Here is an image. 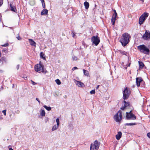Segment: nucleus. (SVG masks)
<instances>
[{
	"label": "nucleus",
	"mask_w": 150,
	"mask_h": 150,
	"mask_svg": "<svg viewBox=\"0 0 150 150\" xmlns=\"http://www.w3.org/2000/svg\"><path fill=\"white\" fill-rule=\"evenodd\" d=\"M78 69V68L77 67H74L72 69V70L73 71H74V70L75 69Z\"/></svg>",
	"instance_id": "79ce46f5"
},
{
	"label": "nucleus",
	"mask_w": 150,
	"mask_h": 150,
	"mask_svg": "<svg viewBox=\"0 0 150 150\" xmlns=\"http://www.w3.org/2000/svg\"><path fill=\"white\" fill-rule=\"evenodd\" d=\"M136 123H126L125 125L127 126H132L136 125Z\"/></svg>",
	"instance_id": "5701e85b"
},
{
	"label": "nucleus",
	"mask_w": 150,
	"mask_h": 150,
	"mask_svg": "<svg viewBox=\"0 0 150 150\" xmlns=\"http://www.w3.org/2000/svg\"><path fill=\"white\" fill-rule=\"evenodd\" d=\"M100 143L98 142L97 140H95L94 143V144H91V145L90 147V150H94L93 148H92V147L95 146V149H96L98 150L99 148Z\"/></svg>",
	"instance_id": "0eeeda50"
},
{
	"label": "nucleus",
	"mask_w": 150,
	"mask_h": 150,
	"mask_svg": "<svg viewBox=\"0 0 150 150\" xmlns=\"http://www.w3.org/2000/svg\"><path fill=\"white\" fill-rule=\"evenodd\" d=\"M116 18H114L113 16H112L111 18V22L112 23V24L114 25L115 23Z\"/></svg>",
	"instance_id": "cd10ccee"
},
{
	"label": "nucleus",
	"mask_w": 150,
	"mask_h": 150,
	"mask_svg": "<svg viewBox=\"0 0 150 150\" xmlns=\"http://www.w3.org/2000/svg\"><path fill=\"white\" fill-rule=\"evenodd\" d=\"M56 122L57 123V125H59V119L58 118H57L56 119Z\"/></svg>",
	"instance_id": "72a5a7b5"
},
{
	"label": "nucleus",
	"mask_w": 150,
	"mask_h": 150,
	"mask_svg": "<svg viewBox=\"0 0 150 150\" xmlns=\"http://www.w3.org/2000/svg\"><path fill=\"white\" fill-rule=\"evenodd\" d=\"M117 16V13H114V14H113V16H112L114 17V18H116V17Z\"/></svg>",
	"instance_id": "e433bc0d"
},
{
	"label": "nucleus",
	"mask_w": 150,
	"mask_h": 150,
	"mask_svg": "<svg viewBox=\"0 0 150 150\" xmlns=\"http://www.w3.org/2000/svg\"><path fill=\"white\" fill-rule=\"evenodd\" d=\"M36 100L40 104V101L39 100V99L38 98H36Z\"/></svg>",
	"instance_id": "49530a36"
},
{
	"label": "nucleus",
	"mask_w": 150,
	"mask_h": 150,
	"mask_svg": "<svg viewBox=\"0 0 150 150\" xmlns=\"http://www.w3.org/2000/svg\"><path fill=\"white\" fill-rule=\"evenodd\" d=\"M14 84H13V87L14 86Z\"/></svg>",
	"instance_id": "69168bd1"
},
{
	"label": "nucleus",
	"mask_w": 150,
	"mask_h": 150,
	"mask_svg": "<svg viewBox=\"0 0 150 150\" xmlns=\"http://www.w3.org/2000/svg\"><path fill=\"white\" fill-rule=\"evenodd\" d=\"M72 33L73 34L72 36L73 38H74V36L75 35L74 34V33L73 32H72Z\"/></svg>",
	"instance_id": "603ef678"
},
{
	"label": "nucleus",
	"mask_w": 150,
	"mask_h": 150,
	"mask_svg": "<svg viewBox=\"0 0 150 150\" xmlns=\"http://www.w3.org/2000/svg\"><path fill=\"white\" fill-rule=\"evenodd\" d=\"M66 97H67V96H65L64 98H66Z\"/></svg>",
	"instance_id": "0e129e2a"
},
{
	"label": "nucleus",
	"mask_w": 150,
	"mask_h": 150,
	"mask_svg": "<svg viewBox=\"0 0 150 150\" xmlns=\"http://www.w3.org/2000/svg\"><path fill=\"white\" fill-rule=\"evenodd\" d=\"M3 0H0V6L3 4Z\"/></svg>",
	"instance_id": "58836bf2"
},
{
	"label": "nucleus",
	"mask_w": 150,
	"mask_h": 150,
	"mask_svg": "<svg viewBox=\"0 0 150 150\" xmlns=\"http://www.w3.org/2000/svg\"><path fill=\"white\" fill-rule=\"evenodd\" d=\"M29 3L31 5L33 6L35 4V2L34 0H31L30 1Z\"/></svg>",
	"instance_id": "bb28decb"
},
{
	"label": "nucleus",
	"mask_w": 150,
	"mask_h": 150,
	"mask_svg": "<svg viewBox=\"0 0 150 150\" xmlns=\"http://www.w3.org/2000/svg\"><path fill=\"white\" fill-rule=\"evenodd\" d=\"M8 43H6V44H4L3 45H2V46H4V47H6V46H8Z\"/></svg>",
	"instance_id": "a19ab883"
},
{
	"label": "nucleus",
	"mask_w": 150,
	"mask_h": 150,
	"mask_svg": "<svg viewBox=\"0 0 150 150\" xmlns=\"http://www.w3.org/2000/svg\"><path fill=\"white\" fill-rule=\"evenodd\" d=\"M19 68V64H18L16 66V69L17 70H18Z\"/></svg>",
	"instance_id": "09e8293b"
},
{
	"label": "nucleus",
	"mask_w": 150,
	"mask_h": 150,
	"mask_svg": "<svg viewBox=\"0 0 150 150\" xmlns=\"http://www.w3.org/2000/svg\"><path fill=\"white\" fill-rule=\"evenodd\" d=\"M72 60L73 61H74V60L76 61V60H77L78 58L76 57L73 55L72 56Z\"/></svg>",
	"instance_id": "473e14b6"
},
{
	"label": "nucleus",
	"mask_w": 150,
	"mask_h": 150,
	"mask_svg": "<svg viewBox=\"0 0 150 150\" xmlns=\"http://www.w3.org/2000/svg\"><path fill=\"white\" fill-rule=\"evenodd\" d=\"M40 56L41 58L43 59H45V54L43 53L42 52H41L40 53Z\"/></svg>",
	"instance_id": "6ab92c4d"
},
{
	"label": "nucleus",
	"mask_w": 150,
	"mask_h": 150,
	"mask_svg": "<svg viewBox=\"0 0 150 150\" xmlns=\"http://www.w3.org/2000/svg\"><path fill=\"white\" fill-rule=\"evenodd\" d=\"M92 148H93V149H94L95 148V146H93L92 147Z\"/></svg>",
	"instance_id": "13d9d810"
},
{
	"label": "nucleus",
	"mask_w": 150,
	"mask_h": 150,
	"mask_svg": "<svg viewBox=\"0 0 150 150\" xmlns=\"http://www.w3.org/2000/svg\"><path fill=\"white\" fill-rule=\"evenodd\" d=\"M40 115L42 116H45V112L44 110H42L41 112H40Z\"/></svg>",
	"instance_id": "393cba45"
},
{
	"label": "nucleus",
	"mask_w": 150,
	"mask_h": 150,
	"mask_svg": "<svg viewBox=\"0 0 150 150\" xmlns=\"http://www.w3.org/2000/svg\"><path fill=\"white\" fill-rule=\"evenodd\" d=\"M140 0L141 1H142V2H144V0Z\"/></svg>",
	"instance_id": "052dcab7"
},
{
	"label": "nucleus",
	"mask_w": 150,
	"mask_h": 150,
	"mask_svg": "<svg viewBox=\"0 0 150 150\" xmlns=\"http://www.w3.org/2000/svg\"><path fill=\"white\" fill-rule=\"evenodd\" d=\"M31 81L33 85H35L37 84V83H36L35 82H34L32 80H31Z\"/></svg>",
	"instance_id": "4c0bfd02"
},
{
	"label": "nucleus",
	"mask_w": 150,
	"mask_h": 150,
	"mask_svg": "<svg viewBox=\"0 0 150 150\" xmlns=\"http://www.w3.org/2000/svg\"><path fill=\"white\" fill-rule=\"evenodd\" d=\"M29 41L30 44L32 46H34L35 47L36 43L32 39H29Z\"/></svg>",
	"instance_id": "2eb2a0df"
},
{
	"label": "nucleus",
	"mask_w": 150,
	"mask_h": 150,
	"mask_svg": "<svg viewBox=\"0 0 150 150\" xmlns=\"http://www.w3.org/2000/svg\"><path fill=\"white\" fill-rule=\"evenodd\" d=\"M144 82L141 78L137 77L136 78V83L137 86H139L141 83Z\"/></svg>",
	"instance_id": "9d476101"
},
{
	"label": "nucleus",
	"mask_w": 150,
	"mask_h": 150,
	"mask_svg": "<svg viewBox=\"0 0 150 150\" xmlns=\"http://www.w3.org/2000/svg\"><path fill=\"white\" fill-rule=\"evenodd\" d=\"M1 61H2V62H4L6 63L7 62V60L6 58V57H2L1 58Z\"/></svg>",
	"instance_id": "b1692460"
},
{
	"label": "nucleus",
	"mask_w": 150,
	"mask_h": 150,
	"mask_svg": "<svg viewBox=\"0 0 150 150\" xmlns=\"http://www.w3.org/2000/svg\"><path fill=\"white\" fill-rule=\"evenodd\" d=\"M139 64V68L142 69L143 68L144 66V64L141 61H139L138 62Z\"/></svg>",
	"instance_id": "f3484780"
},
{
	"label": "nucleus",
	"mask_w": 150,
	"mask_h": 150,
	"mask_svg": "<svg viewBox=\"0 0 150 150\" xmlns=\"http://www.w3.org/2000/svg\"><path fill=\"white\" fill-rule=\"evenodd\" d=\"M147 136L149 138H150V132H149V133H147Z\"/></svg>",
	"instance_id": "c03bdc74"
},
{
	"label": "nucleus",
	"mask_w": 150,
	"mask_h": 150,
	"mask_svg": "<svg viewBox=\"0 0 150 150\" xmlns=\"http://www.w3.org/2000/svg\"><path fill=\"white\" fill-rule=\"evenodd\" d=\"M24 79L25 80H26V79H27V77H25Z\"/></svg>",
	"instance_id": "4d7b16f0"
},
{
	"label": "nucleus",
	"mask_w": 150,
	"mask_h": 150,
	"mask_svg": "<svg viewBox=\"0 0 150 150\" xmlns=\"http://www.w3.org/2000/svg\"><path fill=\"white\" fill-rule=\"evenodd\" d=\"M148 16L149 13L146 12H145L139 18V24L140 25L142 24Z\"/></svg>",
	"instance_id": "20e7f679"
},
{
	"label": "nucleus",
	"mask_w": 150,
	"mask_h": 150,
	"mask_svg": "<svg viewBox=\"0 0 150 150\" xmlns=\"http://www.w3.org/2000/svg\"><path fill=\"white\" fill-rule=\"evenodd\" d=\"M131 38L130 35L127 33H125L122 34L120 42L123 46H126L129 42V39Z\"/></svg>",
	"instance_id": "f257e3e1"
},
{
	"label": "nucleus",
	"mask_w": 150,
	"mask_h": 150,
	"mask_svg": "<svg viewBox=\"0 0 150 150\" xmlns=\"http://www.w3.org/2000/svg\"><path fill=\"white\" fill-rule=\"evenodd\" d=\"M122 112L120 110H119L114 117V120L116 122H120V121L122 120Z\"/></svg>",
	"instance_id": "39448f33"
},
{
	"label": "nucleus",
	"mask_w": 150,
	"mask_h": 150,
	"mask_svg": "<svg viewBox=\"0 0 150 150\" xmlns=\"http://www.w3.org/2000/svg\"><path fill=\"white\" fill-rule=\"evenodd\" d=\"M41 69V72H42L45 73L47 72V71L46 70V69L44 68V66L43 65H42V67Z\"/></svg>",
	"instance_id": "c756f323"
},
{
	"label": "nucleus",
	"mask_w": 150,
	"mask_h": 150,
	"mask_svg": "<svg viewBox=\"0 0 150 150\" xmlns=\"http://www.w3.org/2000/svg\"><path fill=\"white\" fill-rule=\"evenodd\" d=\"M131 93L129 89L127 87L125 88L123 91V99L125 100L128 99Z\"/></svg>",
	"instance_id": "7ed1b4c3"
},
{
	"label": "nucleus",
	"mask_w": 150,
	"mask_h": 150,
	"mask_svg": "<svg viewBox=\"0 0 150 150\" xmlns=\"http://www.w3.org/2000/svg\"><path fill=\"white\" fill-rule=\"evenodd\" d=\"M1 53L0 52V57H1Z\"/></svg>",
	"instance_id": "680f3d73"
},
{
	"label": "nucleus",
	"mask_w": 150,
	"mask_h": 150,
	"mask_svg": "<svg viewBox=\"0 0 150 150\" xmlns=\"http://www.w3.org/2000/svg\"><path fill=\"white\" fill-rule=\"evenodd\" d=\"M132 110H131L129 112H126V119L127 120L132 119L135 120L136 119V116L132 112Z\"/></svg>",
	"instance_id": "423d86ee"
},
{
	"label": "nucleus",
	"mask_w": 150,
	"mask_h": 150,
	"mask_svg": "<svg viewBox=\"0 0 150 150\" xmlns=\"http://www.w3.org/2000/svg\"><path fill=\"white\" fill-rule=\"evenodd\" d=\"M74 81L76 85L79 87H83L85 86L84 83L81 81H77L75 79L74 80Z\"/></svg>",
	"instance_id": "9b49d317"
},
{
	"label": "nucleus",
	"mask_w": 150,
	"mask_h": 150,
	"mask_svg": "<svg viewBox=\"0 0 150 150\" xmlns=\"http://www.w3.org/2000/svg\"><path fill=\"white\" fill-rule=\"evenodd\" d=\"M130 63H129V64H128L127 66L129 67L130 65Z\"/></svg>",
	"instance_id": "5fc2aeb1"
},
{
	"label": "nucleus",
	"mask_w": 150,
	"mask_h": 150,
	"mask_svg": "<svg viewBox=\"0 0 150 150\" xmlns=\"http://www.w3.org/2000/svg\"><path fill=\"white\" fill-rule=\"evenodd\" d=\"M6 110H3L2 111V112H3V113L4 114V115H6Z\"/></svg>",
	"instance_id": "ea45409f"
},
{
	"label": "nucleus",
	"mask_w": 150,
	"mask_h": 150,
	"mask_svg": "<svg viewBox=\"0 0 150 150\" xmlns=\"http://www.w3.org/2000/svg\"><path fill=\"white\" fill-rule=\"evenodd\" d=\"M56 82L58 85H60L61 84V81L59 79H57L55 81Z\"/></svg>",
	"instance_id": "2f4dec72"
},
{
	"label": "nucleus",
	"mask_w": 150,
	"mask_h": 150,
	"mask_svg": "<svg viewBox=\"0 0 150 150\" xmlns=\"http://www.w3.org/2000/svg\"><path fill=\"white\" fill-rule=\"evenodd\" d=\"M125 107L124 105L123 106H122L121 108V109L122 110H124L125 108Z\"/></svg>",
	"instance_id": "37998d69"
},
{
	"label": "nucleus",
	"mask_w": 150,
	"mask_h": 150,
	"mask_svg": "<svg viewBox=\"0 0 150 150\" xmlns=\"http://www.w3.org/2000/svg\"><path fill=\"white\" fill-rule=\"evenodd\" d=\"M48 119H49L48 118H46V119H45V122H47L48 121Z\"/></svg>",
	"instance_id": "de8ad7c7"
},
{
	"label": "nucleus",
	"mask_w": 150,
	"mask_h": 150,
	"mask_svg": "<svg viewBox=\"0 0 150 150\" xmlns=\"http://www.w3.org/2000/svg\"><path fill=\"white\" fill-rule=\"evenodd\" d=\"M7 51V50L6 49H4L2 50V51L5 52H6Z\"/></svg>",
	"instance_id": "a18cd8bd"
},
{
	"label": "nucleus",
	"mask_w": 150,
	"mask_h": 150,
	"mask_svg": "<svg viewBox=\"0 0 150 150\" xmlns=\"http://www.w3.org/2000/svg\"><path fill=\"white\" fill-rule=\"evenodd\" d=\"M114 13H117L116 12V11H115V10H114Z\"/></svg>",
	"instance_id": "6e6d98bb"
},
{
	"label": "nucleus",
	"mask_w": 150,
	"mask_h": 150,
	"mask_svg": "<svg viewBox=\"0 0 150 150\" xmlns=\"http://www.w3.org/2000/svg\"><path fill=\"white\" fill-rule=\"evenodd\" d=\"M138 49L140 52L146 55H148L150 52V50L145 45H142L137 47Z\"/></svg>",
	"instance_id": "f03ea898"
},
{
	"label": "nucleus",
	"mask_w": 150,
	"mask_h": 150,
	"mask_svg": "<svg viewBox=\"0 0 150 150\" xmlns=\"http://www.w3.org/2000/svg\"><path fill=\"white\" fill-rule=\"evenodd\" d=\"M1 63V64L2 65L3 64V62L2 61H1V60L0 59V63Z\"/></svg>",
	"instance_id": "8fccbe9b"
},
{
	"label": "nucleus",
	"mask_w": 150,
	"mask_h": 150,
	"mask_svg": "<svg viewBox=\"0 0 150 150\" xmlns=\"http://www.w3.org/2000/svg\"><path fill=\"white\" fill-rule=\"evenodd\" d=\"M82 44L83 45H84V42H82Z\"/></svg>",
	"instance_id": "bf43d9fd"
},
{
	"label": "nucleus",
	"mask_w": 150,
	"mask_h": 150,
	"mask_svg": "<svg viewBox=\"0 0 150 150\" xmlns=\"http://www.w3.org/2000/svg\"><path fill=\"white\" fill-rule=\"evenodd\" d=\"M48 13V10L46 9H43L41 12V15H46Z\"/></svg>",
	"instance_id": "dca6fc26"
},
{
	"label": "nucleus",
	"mask_w": 150,
	"mask_h": 150,
	"mask_svg": "<svg viewBox=\"0 0 150 150\" xmlns=\"http://www.w3.org/2000/svg\"><path fill=\"white\" fill-rule=\"evenodd\" d=\"M43 107L48 111H50L51 109V108L50 107H48L46 105H44Z\"/></svg>",
	"instance_id": "a878e982"
},
{
	"label": "nucleus",
	"mask_w": 150,
	"mask_h": 150,
	"mask_svg": "<svg viewBox=\"0 0 150 150\" xmlns=\"http://www.w3.org/2000/svg\"><path fill=\"white\" fill-rule=\"evenodd\" d=\"M9 150H13V149L11 148H10L9 149Z\"/></svg>",
	"instance_id": "864d4df0"
},
{
	"label": "nucleus",
	"mask_w": 150,
	"mask_h": 150,
	"mask_svg": "<svg viewBox=\"0 0 150 150\" xmlns=\"http://www.w3.org/2000/svg\"><path fill=\"white\" fill-rule=\"evenodd\" d=\"M99 85H98L97 87H96V89H98V88H99Z\"/></svg>",
	"instance_id": "3c124183"
},
{
	"label": "nucleus",
	"mask_w": 150,
	"mask_h": 150,
	"mask_svg": "<svg viewBox=\"0 0 150 150\" xmlns=\"http://www.w3.org/2000/svg\"><path fill=\"white\" fill-rule=\"evenodd\" d=\"M84 5L86 9H88L89 8V4L88 2L85 1L84 3Z\"/></svg>",
	"instance_id": "aec40b11"
},
{
	"label": "nucleus",
	"mask_w": 150,
	"mask_h": 150,
	"mask_svg": "<svg viewBox=\"0 0 150 150\" xmlns=\"http://www.w3.org/2000/svg\"><path fill=\"white\" fill-rule=\"evenodd\" d=\"M122 132H118L117 134L116 135V138L117 140H119L122 136Z\"/></svg>",
	"instance_id": "ddd939ff"
},
{
	"label": "nucleus",
	"mask_w": 150,
	"mask_h": 150,
	"mask_svg": "<svg viewBox=\"0 0 150 150\" xmlns=\"http://www.w3.org/2000/svg\"><path fill=\"white\" fill-rule=\"evenodd\" d=\"M2 71V70H0V72H1Z\"/></svg>",
	"instance_id": "e2e57ef3"
},
{
	"label": "nucleus",
	"mask_w": 150,
	"mask_h": 150,
	"mask_svg": "<svg viewBox=\"0 0 150 150\" xmlns=\"http://www.w3.org/2000/svg\"><path fill=\"white\" fill-rule=\"evenodd\" d=\"M119 52L122 55H126V52L124 51H122L121 50H119Z\"/></svg>",
	"instance_id": "7c9ffc66"
},
{
	"label": "nucleus",
	"mask_w": 150,
	"mask_h": 150,
	"mask_svg": "<svg viewBox=\"0 0 150 150\" xmlns=\"http://www.w3.org/2000/svg\"><path fill=\"white\" fill-rule=\"evenodd\" d=\"M90 93L91 94H94L95 93V90H93L90 92Z\"/></svg>",
	"instance_id": "f704fd0d"
},
{
	"label": "nucleus",
	"mask_w": 150,
	"mask_h": 150,
	"mask_svg": "<svg viewBox=\"0 0 150 150\" xmlns=\"http://www.w3.org/2000/svg\"><path fill=\"white\" fill-rule=\"evenodd\" d=\"M91 41L96 46L100 42V40L98 36H93L91 38Z\"/></svg>",
	"instance_id": "6e6552de"
},
{
	"label": "nucleus",
	"mask_w": 150,
	"mask_h": 150,
	"mask_svg": "<svg viewBox=\"0 0 150 150\" xmlns=\"http://www.w3.org/2000/svg\"><path fill=\"white\" fill-rule=\"evenodd\" d=\"M16 38L18 40H21V38L20 37L19 34H18V35H17Z\"/></svg>",
	"instance_id": "c9c22d12"
},
{
	"label": "nucleus",
	"mask_w": 150,
	"mask_h": 150,
	"mask_svg": "<svg viewBox=\"0 0 150 150\" xmlns=\"http://www.w3.org/2000/svg\"><path fill=\"white\" fill-rule=\"evenodd\" d=\"M142 38L145 40H150V32L149 30H146L142 36Z\"/></svg>",
	"instance_id": "1a4fd4ad"
},
{
	"label": "nucleus",
	"mask_w": 150,
	"mask_h": 150,
	"mask_svg": "<svg viewBox=\"0 0 150 150\" xmlns=\"http://www.w3.org/2000/svg\"><path fill=\"white\" fill-rule=\"evenodd\" d=\"M42 65L41 64H37L35 67V71L37 72H38L41 70V68Z\"/></svg>",
	"instance_id": "f8f14e48"
},
{
	"label": "nucleus",
	"mask_w": 150,
	"mask_h": 150,
	"mask_svg": "<svg viewBox=\"0 0 150 150\" xmlns=\"http://www.w3.org/2000/svg\"><path fill=\"white\" fill-rule=\"evenodd\" d=\"M59 126V125H54L52 127V131H54V130H55L57 129L58 127Z\"/></svg>",
	"instance_id": "412c9836"
},
{
	"label": "nucleus",
	"mask_w": 150,
	"mask_h": 150,
	"mask_svg": "<svg viewBox=\"0 0 150 150\" xmlns=\"http://www.w3.org/2000/svg\"><path fill=\"white\" fill-rule=\"evenodd\" d=\"M10 10L13 11L15 12H16V9L15 7L14 6H13L12 4L11 3L10 4Z\"/></svg>",
	"instance_id": "4468645a"
},
{
	"label": "nucleus",
	"mask_w": 150,
	"mask_h": 150,
	"mask_svg": "<svg viewBox=\"0 0 150 150\" xmlns=\"http://www.w3.org/2000/svg\"><path fill=\"white\" fill-rule=\"evenodd\" d=\"M42 5V6L43 8H45V1L44 0H43L42 1H41Z\"/></svg>",
	"instance_id": "c85d7f7f"
},
{
	"label": "nucleus",
	"mask_w": 150,
	"mask_h": 150,
	"mask_svg": "<svg viewBox=\"0 0 150 150\" xmlns=\"http://www.w3.org/2000/svg\"><path fill=\"white\" fill-rule=\"evenodd\" d=\"M84 74L85 76H89V74L88 71L87 70L83 69V70Z\"/></svg>",
	"instance_id": "a211bd4d"
},
{
	"label": "nucleus",
	"mask_w": 150,
	"mask_h": 150,
	"mask_svg": "<svg viewBox=\"0 0 150 150\" xmlns=\"http://www.w3.org/2000/svg\"><path fill=\"white\" fill-rule=\"evenodd\" d=\"M123 102L124 103V106L126 108L128 106H129L130 104L129 102H127L125 100L123 101Z\"/></svg>",
	"instance_id": "4be33fe9"
}]
</instances>
